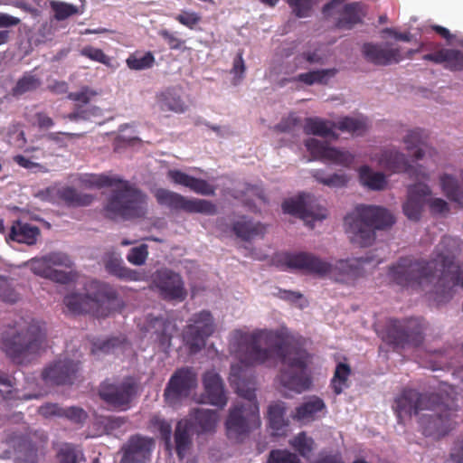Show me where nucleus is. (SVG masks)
I'll return each instance as SVG.
<instances>
[{
  "label": "nucleus",
  "mask_w": 463,
  "mask_h": 463,
  "mask_svg": "<svg viewBox=\"0 0 463 463\" xmlns=\"http://www.w3.org/2000/svg\"><path fill=\"white\" fill-rule=\"evenodd\" d=\"M440 185L449 200L463 207V189L456 177L444 174L440 176Z\"/></svg>",
  "instance_id": "nucleus-41"
},
{
  "label": "nucleus",
  "mask_w": 463,
  "mask_h": 463,
  "mask_svg": "<svg viewBox=\"0 0 463 463\" xmlns=\"http://www.w3.org/2000/svg\"><path fill=\"white\" fill-rule=\"evenodd\" d=\"M232 230L237 237L246 241L263 235L265 232V227L260 222H253L246 217L235 222Z\"/></svg>",
  "instance_id": "nucleus-36"
},
{
  "label": "nucleus",
  "mask_w": 463,
  "mask_h": 463,
  "mask_svg": "<svg viewBox=\"0 0 463 463\" xmlns=\"http://www.w3.org/2000/svg\"><path fill=\"white\" fill-rule=\"evenodd\" d=\"M91 187H114L104 206L105 216L111 220H130L145 216L146 195L128 181L118 175H92L85 181Z\"/></svg>",
  "instance_id": "nucleus-4"
},
{
  "label": "nucleus",
  "mask_w": 463,
  "mask_h": 463,
  "mask_svg": "<svg viewBox=\"0 0 463 463\" xmlns=\"http://www.w3.org/2000/svg\"><path fill=\"white\" fill-rule=\"evenodd\" d=\"M57 196L69 207L89 206L94 201V196L78 192L71 186H63L58 189Z\"/></svg>",
  "instance_id": "nucleus-35"
},
{
  "label": "nucleus",
  "mask_w": 463,
  "mask_h": 463,
  "mask_svg": "<svg viewBox=\"0 0 463 463\" xmlns=\"http://www.w3.org/2000/svg\"><path fill=\"white\" fill-rule=\"evenodd\" d=\"M158 34L167 43L171 50H179L184 43V40L178 38L175 33L166 29L160 30Z\"/></svg>",
  "instance_id": "nucleus-64"
},
{
  "label": "nucleus",
  "mask_w": 463,
  "mask_h": 463,
  "mask_svg": "<svg viewBox=\"0 0 463 463\" xmlns=\"http://www.w3.org/2000/svg\"><path fill=\"white\" fill-rule=\"evenodd\" d=\"M335 128L343 132L362 135L367 128V123L364 118L345 117L335 123Z\"/></svg>",
  "instance_id": "nucleus-45"
},
{
  "label": "nucleus",
  "mask_w": 463,
  "mask_h": 463,
  "mask_svg": "<svg viewBox=\"0 0 463 463\" xmlns=\"http://www.w3.org/2000/svg\"><path fill=\"white\" fill-rule=\"evenodd\" d=\"M121 344L122 341L117 337H112L102 341L97 340L92 344L91 353L93 354H97L99 353H109Z\"/></svg>",
  "instance_id": "nucleus-56"
},
{
  "label": "nucleus",
  "mask_w": 463,
  "mask_h": 463,
  "mask_svg": "<svg viewBox=\"0 0 463 463\" xmlns=\"http://www.w3.org/2000/svg\"><path fill=\"white\" fill-rule=\"evenodd\" d=\"M149 425L151 428L159 431L162 439H165L166 442L170 440L172 433L171 424L164 418H162L160 415H152L149 420Z\"/></svg>",
  "instance_id": "nucleus-54"
},
{
  "label": "nucleus",
  "mask_w": 463,
  "mask_h": 463,
  "mask_svg": "<svg viewBox=\"0 0 463 463\" xmlns=\"http://www.w3.org/2000/svg\"><path fill=\"white\" fill-rule=\"evenodd\" d=\"M167 175L175 184L187 187L198 194L213 195L215 193L214 186L206 180L194 177L180 170H170Z\"/></svg>",
  "instance_id": "nucleus-26"
},
{
  "label": "nucleus",
  "mask_w": 463,
  "mask_h": 463,
  "mask_svg": "<svg viewBox=\"0 0 463 463\" xmlns=\"http://www.w3.org/2000/svg\"><path fill=\"white\" fill-rule=\"evenodd\" d=\"M378 165L392 174H411L413 167L405 155L395 147L383 149L377 158Z\"/></svg>",
  "instance_id": "nucleus-25"
},
{
  "label": "nucleus",
  "mask_w": 463,
  "mask_h": 463,
  "mask_svg": "<svg viewBox=\"0 0 463 463\" xmlns=\"http://www.w3.org/2000/svg\"><path fill=\"white\" fill-rule=\"evenodd\" d=\"M80 363L64 358L58 359L46 366L42 378L47 385L72 384L78 378Z\"/></svg>",
  "instance_id": "nucleus-16"
},
{
  "label": "nucleus",
  "mask_w": 463,
  "mask_h": 463,
  "mask_svg": "<svg viewBox=\"0 0 463 463\" xmlns=\"http://www.w3.org/2000/svg\"><path fill=\"white\" fill-rule=\"evenodd\" d=\"M234 377L235 373H232L231 383L236 385L237 393L244 401L237 402L230 410L225 426L228 437L238 440L241 436L249 433L252 428L259 427L260 420L255 388L244 382H235Z\"/></svg>",
  "instance_id": "nucleus-8"
},
{
  "label": "nucleus",
  "mask_w": 463,
  "mask_h": 463,
  "mask_svg": "<svg viewBox=\"0 0 463 463\" xmlns=\"http://www.w3.org/2000/svg\"><path fill=\"white\" fill-rule=\"evenodd\" d=\"M312 176L318 183L331 188L344 187L348 183V176L345 174L335 173L326 176V173L321 169L312 171Z\"/></svg>",
  "instance_id": "nucleus-44"
},
{
  "label": "nucleus",
  "mask_w": 463,
  "mask_h": 463,
  "mask_svg": "<svg viewBox=\"0 0 463 463\" xmlns=\"http://www.w3.org/2000/svg\"><path fill=\"white\" fill-rule=\"evenodd\" d=\"M155 326L158 327V330H156V340L159 345L164 349L169 348L173 333L176 330L175 325L169 320L156 318Z\"/></svg>",
  "instance_id": "nucleus-42"
},
{
  "label": "nucleus",
  "mask_w": 463,
  "mask_h": 463,
  "mask_svg": "<svg viewBox=\"0 0 463 463\" xmlns=\"http://www.w3.org/2000/svg\"><path fill=\"white\" fill-rule=\"evenodd\" d=\"M61 417L66 418L73 423L82 424L87 420L88 414L82 408L71 406L63 408Z\"/></svg>",
  "instance_id": "nucleus-57"
},
{
  "label": "nucleus",
  "mask_w": 463,
  "mask_h": 463,
  "mask_svg": "<svg viewBox=\"0 0 463 463\" xmlns=\"http://www.w3.org/2000/svg\"><path fill=\"white\" fill-rule=\"evenodd\" d=\"M156 103L162 112L181 114L186 111L187 105L175 89L169 88L156 94Z\"/></svg>",
  "instance_id": "nucleus-32"
},
{
  "label": "nucleus",
  "mask_w": 463,
  "mask_h": 463,
  "mask_svg": "<svg viewBox=\"0 0 463 463\" xmlns=\"http://www.w3.org/2000/svg\"><path fill=\"white\" fill-rule=\"evenodd\" d=\"M104 267L110 275L122 280L140 281L143 279L142 273L124 266L123 260L115 253H109L105 256Z\"/></svg>",
  "instance_id": "nucleus-27"
},
{
  "label": "nucleus",
  "mask_w": 463,
  "mask_h": 463,
  "mask_svg": "<svg viewBox=\"0 0 463 463\" xmlns=\"http://www.w3.org/2000/svg\"><path fill=\"white\" fill-rule=\"evenodd\" d=\"M214 330L215 325L210 311L202 310L194 314L184 332V341L189 352L196 354L201 351Z\"/></svg>",
  "instance_id": "nucleus-14"
},
{
  "label": "nucleus",
  "mask_w": 463,
  "mask_h": 463,
  "mask_svg": "<svg viewBox=\"0 0 463 463\" xmlns=\"http://www.w3.org/2000/svg\"><path fill=\"white\" fill-rule=\"evenodd\" d=\"M325 410L326 404L324 401L317 396H312L296 408L294 417L298 420H314L317 413Z\"/></svg>",
  "instance_id": "nucleus-37"
},
{
  "label": "nucleus",
  "mask_w": 463,
  "mask_h": 463,
  "mask_svg": "<svg viewBox=\"0 0 463 463\" xmlns=\"http://www.w3.org/2000/svg\"><path fill=\"white\" fill-rule=\"evenodd\" d=\"M196 385V375L189 368H181L171 376L165 391L164 398L168 404L176 403L189 394Z\"/></svg>",
  "instance_id": "nucleus-18"
},
{
  "label": "nucleus",
  "mask_w": 463,
  "mask_h": 463,
  "mask_svg": "<svg viewBox=\"0 0 463 463\" xmlns=\"http://www.w3.org/2000/svg\"><path fill=\"white\" fill-rule=\"evenodd\" d=\"M126 62L129 69L141 71L153 67L155 63V57L151 52H146L141 57L132 54L127 59Z\"/></svg>",
  "instance_id": "nucleus-50"
},
{
  "label": "nucleus",
  "mask_w": 463,
  "mask_h": 463,
  "mask_svg": "<svg viewBox=\"0 0 463 463\" xmlns=\"http://www.w3.org/2000/svg\"><path fill=\"white\" fill-rule=\"evenodd\" d=\"M428 134L421 128H415L408 131L403 138L408 152L412 153L415 160H421L424 157V147H427Z\"/></svg>",
  "instance_id": "nucleus-33"
},
{
  "label": "nucleus",
  "mask_w": 463,
  "mask_h": 463,
  "mask_svg": "<svg viewBox=\"0 0 463 463\" xmlns=\"http://www.w3.org/2000/svg\"><path fill=\"white\" fill-rule=\"evenodd\" d=\"M58 463H79L83 458L82 450L71 443H64L56 454Z\"/></svg>",
  "instance_id": "nucleus-46"
},
{
  "label": "nucleus",
  "mask_w": 463,
  "mask_h": 463,
  "mask_svg": "<svg viewBox=\"0 0 463 463\" xmlns=\"http://www.w3.org/2000/svg\"><path fill=\"white\" fill-rule=\"evenodd\" d=\"M362 51L367 61L378 66H388L403 60L400 47L392 43H366Z\"/></svg>",
  "instance_id": "nucleus-21"
},
{
  "label": "nucleus",
  "mask_w": 463,
  "mask_h": 463,
  "mask_svg": "<svg viewBox=\"0 0 463 463\" xmlns=\"http://www.w3.org/2000/svg\"><path fill=\"white\" fill-rule=\"evenodd\" d=\"M350 241L360 247H367L375 240V230L391 227L395 219L385 208L374 205H357L344 220Z\"/></svg>",
  "instance_id": "nucleus-7"
},
{
  "label": "nucleus",
  "mask_w": 463,
  "mask_h": 463,
  "mask_svg": "<svg viewBox=\"0 0 463 463\" xmlns=\"http://www.w3.org/2000/svg\"><path fill=\"white\" fill-rule=\"evenodd\" d=\"M312 197L309 194H300L296 199L285 200L282 203L283 212L292 215L298 216L307 224L310 225L314 221H321L326 217V209L314 207Z\"/></svg>",
  "instance_id": "nucleus-19"
},
{
  "label": "nucleus",
  "mask_w": 463,
  "mask_h": 463,
  "mask_svg": "<svg viewBox=\"0 0 463 463\" xmlns=\"http://www.w3.org/2000/svg\"><path fill=\"white\" fill-rule=\"evenodd\" d=\"M14 163H16L19 166L28 169V170H35L38 172L45 173L47 169L43 165L33 162L31 159L22 156L16 155L13 157Z\"/></svg>",
  "instance_id": "nucleus-61"
},
{
  "label": "nucleus",
  "mask_w": 463,
  "mask_h": 463,
  "mask_svg": "<svg viewBox=\"0 0 463 463\" xmlns=\"http://www.w3.org/2000/svg\"><path fill=\"white\" fill-rule=\"evenodd\" d=\"M368 259L340 260L335 265L320 257L307 251L288 252L281 258V263L286 269L299 270L305 274L319 278L329 276L338 282L348 283L361 277L364 273L362 264Z\"/></svg>",
  "instance_id": "nucleus-6"
},
{
  "label": "nucleus",
  "mask_w": 463,
  "mask_h": 463,
  "mask_svg": "<svg viewBox=\"0 0 463 463\" xmlns=\"http://www.w3.org/2000/svg\"><path fill=\"white\" fill-rule=\"evenodd\" d=\"M351 374V368L347 364L339 363L335 370L331 380V387L335 394L339 395L346 388L348 377Z\"/></svg>",
  "instance_id": "nucleus-43"
},
{
  "label": "nucleus",
  "mask_w": 463,
  "mask_h": 463,
  "mask_svg": "<svg viewBox=\"0 0 463 463\" xmlns=\"http://www.w3.org/2000/svg\"><path fill=\"white\" fill-rule=\"evenodd\" d=\"M290 444L302 457L307 458L313 450L314 440L305 432H301L293 439Z\"/></svg>",
  "instance_id": "nucleus-52"
},
{
  "label": "nucleus",
  "mask_w": 463,
  "mask_h": 463,
  "mask_svg": "<svg viewBox=\"0 0 463 463\" xmlns=\"http://www.w3.org/2000/svg\"><path fill=\"white\" fill-rule=\"evenodd\" d=\"M155 197L158 204L165 206L171 211L207 215H215L217 213L216 205L210 201L197 198L189 199L167 189H157L155 192Z\"/></svg>",
  "instance_id": "nucleus-12"
},
{
  "label": "nucleus",
  "mask_w": 463,
  "mask_h": 463,
  "mask_svg": "<svg viewBox=\"0 0 463 463\" xmlns=\"http://www.w3.org/2000/svg\"><path fill=\"white\" fill-rule=\"evenodd\" d=\"M36 276L48 279L61 284L71 281L68 272L59 270L56 267L71 268L72 262L70 257L62 252H50L42 257L32 258L24 264Z\"/></svg>",
  "instance_id": "nucleus-11"
},
{
  "label": "nucleus",
  "mask_w": 463,
  "mask_h": 463,
  "mask_svg": "<svg viewBox=\"0 0 463 463\" xmlns=\"http://www.w3.org/2000/svg\"><path fill=\"white\" fill-rule=\"evenodd\" d=\"M40 234L41 231L37 226L17 220L13 222L6 240L31 246L36 243Z\"/></svg>",
  "instance_id": "nucleus-28"
},
{
  "label": "nucleus",
  "mask_w": 463,
  "mask_h": 463,
  "mask_svg": "<svg viewBox=\"0 0 463 463\" xmlns=\"http://www.w3.org/2000/svg\"><path fill=\"white\" fill-rule=\"evenodd\" d=\"M392 281L403 288L422 290L442 298L451 296V289L463 286V272L455 254L439 243L427 260L402 257L389 267Z\"/></svg>",
  "instance_id": "nucleus-2"
},
{
  "label": "nucleus",
  "mask_w": 463,
  "mask_h": 463,
  "mask_svg": "<svg viewBox=\"0 0 463 463\" xmlns=\"http://www.w3.org/2000/svg\"><path fill=\"white\" fill-rule=\"evenodd\" d=\"M194 429L190 420H181L177 422L175 431V451L179 458H184L190 449L192 439L190 432Z\"/></svg>",
  "instance_id": "nucleus-34"
},
{
  "label": "nucleus",
  "mask_w": 463,
  "mask_h": 463,
  "mask_svg": "<svg viewBox=\"0 0 463 463\" xmlns=\"http://www.w3.org/2000/svg\"><path fill=\"white\" fill-rule=\"evenodd\" d=\"M335 69L311 71L300 73L297 76L296 80L301 81L307 85L314 83H326L327 78L335 74Z\"/></svg>",
  "instance_id": "nucleus-47"
},
{
  "label": "nucleus",
  "mask_w": 463,
  "mask_h": 463,
  "mask_svg": "<svg viewBox=\"0 0 463 463\" xmlns=\"http://www.w3.org/2000/svg\"><path fill=\"white\" fill-rule=\"evenodd\" d=\"M52 9L57 20L67 19L78 13V8L75 5L67 3H53Z\"/></svg>",
  "instance_id": "nucleus-59"
},
{
  "label": "nucleus",
  "mask_w": 463,
  "mask_h": 463,
  "mask_svg": "<svg viewBox=\"0 0 463 463\" xmlns=\"http://www.w3.org/2000/svg\"><path fill=\"white\" fill-rule=\"evenodd\" d=\"M175 18L181 24L190 29H193L201 21L200 15L194 12H183Z\"/></svg>",
  "instance_id": "nucleus-63"
},
{
  "label": "nucleus",
  "mask_w": 463,
  "mask_h": 463,
  "mask_svg": "<svg viewBox=\"0 0 463 463\" xmlns=\"http://www.w3.org/2000/svg\"><path fill=\"white\" fill-rule=\"evenodd\" d=\"M151 439L136 435L129 438L122 448L119 463H145L151 453Z\"/></svg>",
  "instance_id": "nucleus-23"
},
{
  "label": "nucleus",
  "mask_w": 463,
  "mask_h": 463,
  "mask_svg": "<svg viewBox=\"0 0 463 463\" xmlns=\"http://www.w3.org/2000/svg\"><path fill=\"white\" fill-rule=\"evenodd\" d=\"M286 406L283 402H275L268 408L269 427L272 430V435H286L288 427V420L286 419Z\"/></svg>",
  "instance_id": "nucleus-29"
},
{
  "label": "nucleus",
  "mask_w": 463,
  "mask_h": 463,
  "mask_svg": "<svg viewBox=\"0 0 463 463\" xmlns=\"http://www.w3.org/2000/svg\"><path fill=\"white\" fill-rule=\"evenodd\" d=\"M305 146L316 160L329 161L346 168L351 167L354 162V156L350 152L329 146L316 138L307 139Z\"/></svg>",
  "instance_id": "nucleus-17"
},
{
  "label": "nucleus",
  "mask_w": 463,
  "mask_h": 463,
  "mask_svg": "<svg viewBox=\"0 0 463 463\" xmlns=\"http://www.w3.org/2000/svg\"><path fill=\"white\" fill-rule=\"evenodd\" d=\"M426 323L421 318L399 320L392 318L388 321L383 340L393 348H403L406 345H420L424 339Z\"/></svg>",
  "instance_id": "nucleus-9"
},
{
  "label": "nucleus",
  "mask_w": 463,
  "mask_h": 463,
  "mask_svg": "<svg viewBox=\"0 0 463 463\" xmlns=\"http://www.w3.org/2000/svg\"><path fill=\"white\" fill-rule=\"evenodd\" d=\"M47 440L44 431L36 430L26 434L14 432L8 442L14 448L16 463H37L38 450L44 448Z\"/></svg>",
  "instance_id": "nucleus-15"
},
{
  "label": "nucleus",
  "mask_w": 463,
  "mask_h": 463,
  "mask_svg": "<svg viewBox=\"0 0 463 463\" xmlns=\"http://www.w3.org/2000/svg\"><path fill=\"white\" fill-rule=\"evenodd\" d=\"M444 355L449 359L446 362L448 365H456L463 361V345H457L443 352Z\"/></svg>",
  "instance_id": "nucleus-62"
},
{
  "label": "nucleus",
  "mask_w": 463,
  "mask_h": 463,
  "mask_svg": "<svg viewBox=\"0 0 463 463\" xmlns=\"http://www.w3.org/2000/svg\"><path fill=\"white\" fill-rule=\"evenodd\" d=\"M267 463H300L297 454L287 449H273L269 452Z\"/></svg>",
  "instance_id": "nucleus-53"
},
{
  "label": "nucleus",
  "mask_w": 463,
  "mask_h": 463,
  "mask_svg": "<svg viewBox=\"0 0 463 463\" xmlns=\"http://www.w3.org/2000/svg\"><path fill=\"white\" fill-rule=\"evenodd\" d=\"M203 383L204 397L208 403L221 409L226 406L228 398L224 390V384L217 373L213 371L206 372L203 374Z\"/></svg>",
  "instance_id": "nucleus-24"
},
{
  "label": "nucleus",
  "mask_w": 463,
  "mask_h": 463,
  "mask_svg": "<svg viewBox=\"0 0 463 463\" xmlns=\"http://www.w3.org/2000/svg\"><path fill=\"white\" fill-rule=\"evenodd\" d=\"M230 352L245 365L263 364L275 354L281 363L280 384L298 393L308 390L312 381L307 366L309 354L287 330L236 329L229 343Z\"/></svg>",
  "instance_id": "nucleus-1"
},
{
  "label": "nucleus",
  "mask_w": 463,
  "mask_h": 463,
  "mask_svg": "<svg viewBox=\"0 0 463 463\" xmlns=\"http://www.w3.org/2000/svg\"><path fill=\"white\" fill-rule=\"evenodd\" d=\"M397 416L398 423H403V419L418 415L427 411L431 413L422 414L420 425L426 437L439 439L454 429L456 422L453 420L456 409L454 401L435 392H420L414 389H404L398 395L392 405Z\"/></svg>",
  "instance_id": "nucleus-3"
},
{
  "label": "nucleus",
  "mask_w": 463,
  "mask_h": 463,
  "mask_svg": "<svg viewBox=\"0 0 463 463\" xmlns=\"http://www.w3.org/2000/svg\"><path fill=\"white\" fill-rule=\"evenodd\" d=\"M100 114L101 109L96 106L84 108L81 105H75L74 110L64 118L71 121L90 120L93 117L100 116Z\"/></svg>",
  "instance_id": "nucleus-48"
},
{
  "label": "nucleus",
  "mask_w": 463,
  "mask_h": 463,
  "mask_svg": "<svg viewBox=\"0 0 463 463\" xmlns=\"http://www.w3.org/2000/svg\"><path fill=\"white\" fill-rule=\"evenodd\" d=\"M444 68L451 71H463V52L457 49H446Z\"/></svg>",
  "instance_id": "nucleus-49"
},
{
  "label": "nucleus",
  "mask_w": 463,
  "mask_h": 463,
  "mask_svg": "<svg viewBox=\"0 0 463 463\" xmlns=\"http://www.w3.org/2000/svg\"><path fill=\"white\" fill-rule=\"evenodd\" d=\"M335 123L317 117L307 118L305 120L304 132L307 135H314L322 137L329 136L336 137L333 132Z\"/></svg>",
  "instance_id": "nucleus-38"
},
{
  "label": "nucleus",
  "mask_w": 463,
  "mask_h": 463,
  "mask_svg": "<svg viewBox=\"0 0 463 463\" xmlns=\"http://www.w3.org/2000/svg\"><path fill=\"white\" fill-rule=\"evenodd\" d=\"M42 85L41 79L32 72H25L11 89V95L19 98L27 92L37 90Z\"/></svg>",
  "instance_id": "nucleus-40"
},
{
  "label": "nucleus",
  "mask_w": 463,
  "mask_h": 463,
  "mask_svg": "<svg viewBox=\"0 0 463 463\" xmlns=\"http://www.w3.org/2000/svg\"><path fill=\"white\" fill-rule=\"evenodd\" d=\"M99 293L93 298L84 294H71L64 298V304L73 314H81L89 312L91 307L97 304L101 298L108 300H114L117 298V291L109 285L99 283Z\"/></svg>",
  "instance_id": "nucleus-20"
},
{
  "label": "nucleus",
  "mask_w": 463,
  "mask_h": 463,
  "mask_svg": "<svg viewBox=\"0 0 463 463\" xmlns=\"http://www.w3.org/2000/svg\"><path fill=\"white\" fill-rule=\"evenodd\" d=\"M151 288L167 302H183L187 289L182 276L170 269H156L151 276Z\"/></svg>",
  "instance_id": "nucleus-13"
},
{
  "label": "nucleus",
  "mask_w": 463,
  "mask_h": 463,
  "mask_svg": "<svg viewBox=\"0 0 463 463\" xmlns=\"http://www.w3.org/2000/svg\"><path fill=\"white\" fill-rule=\"evenodd\" d=\"M194 429L198 433L214 431L219 420V414L216 411L209 409H194L190 413Z\"/></svg>",
  "instance_id": "nucleus-31"
},
{
  "label": "nucleus",
  "mask_w": 463,
  "mask_h": 463,
  "mask_svg": "<svg viewBox=\"0 0 463 463\" xmlns=\"http://www.w3.org/2000/svg\"><path fill=\"white\" fill-rule=\"evenodd\" d=\"M430 194V188L423 183H417L408 187L407 200L402 205L403 213L408 219L411 221L420 219L426 197Z\"/></svg>",
  "instance_id": "nucleus-22"
},
{
  "label": "nucleus",
  "mask_w": 463,
  "mask_h": 463,
  "mask_svg": "<svg viewBox=\"0 0 463 463\" xmlns=\"http://www.w3.org/2000/svg\"><path fill=\"white\" fill-rule=\"evenodd\" d=\"M358 173L361 184L370 190L381 191L387 185V179L384 174L373 172L368 165L361 166Z\"/></svg>",
  "instance_id": "nucleus-39"
},
{
  "label": "nucleus",
  "mask_w": 463,
  "mask_h": 463,
  "mask_svg": "<svg viewBox=\"0 0 463 463\" xmlns=\"http://www.w3.org/2000/svg\"><path fill=\"white\" fill-rule=\"evenodd\" d=\"M0 299L10 304H14L19 299V294L5 277H0Z\"/></svg>",
  "instance_id": "nucleus-55"
},
{
  "label": "nucleus",
  "mask_w": 463,
  "mask_h": 463,
  "mask_svg": "<svg viewBox=\"0 0 463 463\" xmlns=\"http://www.w3.org/2000/svg\"><path fill=\"white\" fill-rule=\"evenodd\" d=\"M148 255L147 245L141 244L132 248L127 255V260L134 265H143Z\"/></svg>",
  "instance_id": "nucleus-58"
},
{
  "label": "nucleus",
  "mask_w": 463,
  "mask_h": 463,
  "mask_svg": "<svg viewBox=\"0 0 463 463\" xmlns=\"http://www.w3.org/2000/svg\"><path fill=\"white\" fill-rule=\"evenodd\" d=\"M44 339L39 321L19 317L2 326L0 349L13 363L23 364L39 353Z\"/></svg>",
  "instance_id": "nucleus-5"
},
{
  "label": "nucleus",
  "mask_w": 463,
  "mask_h": 463,
  "mask_svg": "<svg viewBox=\"0 0 463 463\" xmlns=\"http://www.w3.org/2000/svg\"><path fill=\"white\" fill-rule=\"evenodd\" d=\"M365 13L364 5L359 2L346 4L339 12L335 26L339 29H352L355 24L362 23Z\"/></svg>",
  "instance_id": "nucleus-30"
},
{
  "label": "nucleus",
  "mask_w": 463,
  "mask_h": 463,
  "mask_svg": "<svg viewBox=\"0 0 463 463\" xmlns=\"http://www.w3.org/2000/svg\"><path fill=\"white\" fill-rule=\"evenodd\" d=\"M137 391V382L132 377H127L117 383L109 379L103 381L99 386L98 393L110 410L126 411L131 408Z\"/></svg>",
  "instance_id": "nucleus-10"
},
{
  "label": "nucleus",
  "mask_w": 463,
  "mask_h": 463,
  "mask_svg": "<svg viewBox=\"0 0 463 463\" xmlns=\"http://www.w3.org/2000/svg\"><path fill=\"white\" fill-rule=\"evenodd\" d=\"M97 92L90 90L88 87H83L80 91L78 92H71L68 94V99L78 102V105H87L92 97L96 96Z\"/></svg>",
  "instance_id": "nucleus-60"
},
{
  "label": "nucleus",
  "mask_w": 463,
  "mask_h": 463,
  "mask_svg": "<svg viewBox=\"0 0 463 463\" xmlns=\"http://www.w3.org/2000/svg\"><path fill=\"white\" fill-rule=\"evenodd\" d=\"M80 53L81 56L90 61L99 62L108 67L111 66V59L99 48L86 45L80 51Z\"/></svg>",
  "instance_id": "nucleus-51"
}]
</instances>
